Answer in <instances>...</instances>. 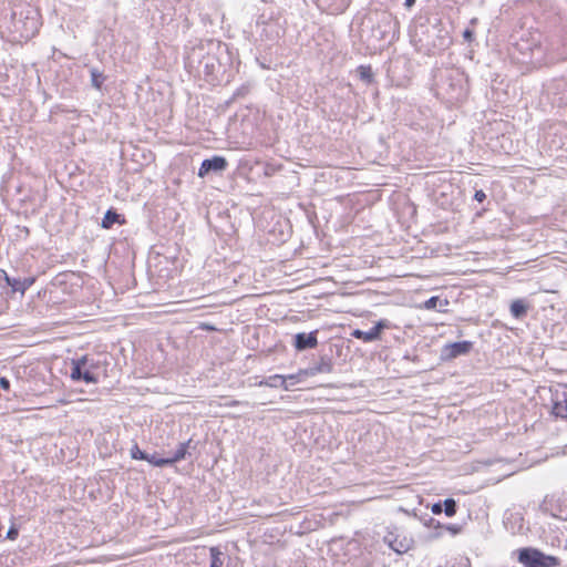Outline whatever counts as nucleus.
Wrapping results in <instances>:
<instances>
[{
  "instance_id": "0eeeda50",
  "label": "nucleus",
  "mask_w": 567,
  "mask_h": 567,
  "mask_svg": "<svg viewBox=\"0 0 567 567\" xmlns=\"http://www.w3.org/2000/svg\"><path fill=\"white\" fill-rule=\"evenodd\" d=\"M384 543L395 553L404 554L413 547V539L396 530L388 532L383 538Z\"/></svg>"
},
{
  "instance_id": "473e14b6",
  "label": "nucleus",
  "mask_w": 567,
  "mask_h": 567,
  "mask_svg": "<svg viewBox=\"0 0 567 567\" xmlns=\"http://www.w3.org/2000/svg\"><path fill=\"white\" fill-rule=\"evenodd\" d=\"M8 538L16 539L18 536V530L16 528H10L7 534Z\"/></svg>"
},
{
  "instance_id": "39448f33",
  "label": "nucleus",
  "mask_w": 567,
  "mask_h": 567,
  "mask_svg": "<svg viewBox=\"0 0 567 567\" xmlns=\"http://www.w3.org/2000/svg\"><path fill=\"white\" fill-rule=\"evenodd\" d=\"M518 561L525 567H556L558 565L557 557L546 555L532 547L520 548L518 550Z\"/></svg>"
},
{
  "instance_id": "20e7f679",
  "label": "nucleus",
  "mask_w": 567,
  "mask_h": 567,
  "mask_svg": "<svg viewBox=\"0 0 567 567\" xmlns=\"http://www.w3.org/2000/svg\"><path fill=\"white\" fill-rule=\"evenodd\" d=\"M374 17L375 23L372 27V37L378 41L388 40L391 42L399 31L398 20L386 11L377 12Z\"/></svg>"
},
{
  "instance_id": "9d476101",
  "label": "nucleus",
  "mask_w": 567,
  "mask_h": 567,
  "mask_svg": "<svg viewBox=\"0 0 567 567\" xmlns=\"http://www.w3.org/2000/svg\"><path fill=\"white\" fill-rule=\"evenodd\" d=\"M386 328H389V321L380 320L370 330L363 331L355 329L352 331L351 336L364 342H372L379 340L381 338V332Z\"/></svg>"
},
{
  "instance_id": "4be33fe9",
  "label": "nucleus",
  "mask_w": 567,
  "mask_h": 567,
  "mask_svg": "<svg viewBox=\"0 0 567 567\" xmlns=\"http://www.w3.org/2000/svg\"><path fill=\"white\" fill-rule=\"evenodd\" d=\"M212 563L209 567H223L221 551L218 547H210L209 549Z\"/></svg>"
},
{
  "instance_id": "2eb2a0df",
  "label": "nucleus",
  "mask_w": 567,
  "mask_h": 567,
  "mask_svg": "<svg viewBox=\"0 0 567 567\" xmlns=\"http://www.w3.org/2000/svg\"><path fill=\"white\" fill-rule=\"evenodd\" d=\"M259 385H265L269 388H284L288 390L289 386L286 384V377L280 374H274L268 377L267 379L260 381Z\"/></svg>"
},
{
  "instance_id": "f3484780",
  "label": "nucleus",
  "mask_w": 567,
  "mask_h": 567,
  "mask_svg": "<svg viewBox=\"0 0 567 567\" xmlns=\"http://www.w3.org/2000/svg\"><path fill=\"white\" fill-rule=\"evenodd\" d=\"M511 313L514 318L520 319L527 313V306L520 299L514 300L511 305Z\"/></svg>"
},
{
  "instance_id": "7c9ffc66",
  "label": "nucleus",
  "mask_w": 567,
  "mask_h": 567,
  "mask_svg": "<svg viewBox=\"0 0 567 567\" xmlns=\"http://www.w3.org/2000/svg\"><path fill=\"white\" fill-rule=\"evenodd\" d=\"M0 388L8 391L10 389V381L7 378L0 377Z\"/></svg>"
},
{
  "instance_id": "9b49d317",
  "label": "nucleus",
  "mask_w": 567,
  "mask_h": 567,
  "mask_svg": "<svg viewBox=\"0 0 567 567\" xmlns=\"http://www.w3.org/2000/svg\"><path fill=\"white\" fill-rule=\"evenodd\" d=\"M333 371L332 358L329 355H321L318 362L312 363L307 369L300 370L299 374L313 377L320 373H331Z\"/></svg>"
},
{
  "instance_id": "6ab92c4d",
  "label": "nucleus",
  "mask_w": 567,
  "mask_h": 567,
  "mask_svg": "<svg viewBox=\"0 0 567 567\" xmlns=\"http://www.w3.org/2000/svg\"><path fill=\"white\" fill-rule=\"evenodd\" d=\"M331 12L343 11L348 7V0H320Z\"/></svg>"
},
{
  "instance_id": "c9c22d12",
  "label": "nucleus",
  "mask_w": 567,
  "mask_h": 567,
  "mask_svg": "<svg viewBox=\"0 0 567 567\" xmlns=\"http://www.w3.org/2000/svg\"><path fill=\"white\" fill-rule=\"evenodd\" d=\"M95 367H96V364H95L94 360L89 358L87 368L90 369V371H92Z\"/></svg>"
},
{
  "instance_id": "412c9836",
  "label": "nucleus",
  "mask_w": 567,
  "mask_h": 567,
  "mask_svg": "<svg viewBox=\"0 0 567 567\" xmlns=\"http://www.w3.org/2000/svg\"><path fill=\"white\" fill-rule=\"evenodd\" d=\"M35 282L34 277H25L23 279H18V282H14L18 286V292L24 295V292Z\"/></svg>"
},
{
  "instance_id": "ea45409f",
  "label": "nucleus",
  "mask_w": 567,
  "mask_h": 567,
  "mask_svg": "<svg viewBox=\"0 0 567 567\" xmlns=\"http://www.w3.org/2000/svg\"><path fill=\"white\" fill-rule=\"evenodd\" d=\"M471 23H472V24L476 23V19H472V20H471Z\"/></svg>"
},
{
  "instance_id": "2f4dec72",
  "label": "nucleus",
  "mask_w": 567,
  "mask_h": 567,
  "mask_svg": "<svg viewBox=\"0 0 567 567\" xmlns=\"http://www.w3.org/2000/svg\"><path fill=\"white\" fill-rule=\"evenodd\" d=\"M432 512L433 514L435 515H439L443 512V507H442V504L441 503H435L433 506H432Z\"/></svg>"
},
{
  "instance_id": "4468645a",
  "label": "nucleus",
  "mask_w": 567,
  "mask_h": 567,
  "mask_svg": "<svg viewBox=\"0 0 567 567\" xmlns=\"http://www.w3.org/2000/svg\"><path fill=\"white\" fill-rule=\"evenodd\" d=\"M116 223L123 224L124 219H121V215L114 209H109L102 219L101 227L104 229H111Z\"/></svg>"
},
{
  "instance_id": "7ed1b4c3",
  "label": "nucleus",
  "mask_w": 567,
  "mask_h": 567,
  "mask_svg": "<svg viewBox=\"0 0 567 567\" xmlns=\"http://www.w3.org/2000/svg\"><path fill=\"white\" fill-rule=\"evenodd\" d=\"M11 22L14 32L19 33L22 39H30L34 37L40 28L39 14L35 9L30 6L21 10L12 12Z\"/></svg>"
},
{
  "instance_id": "58836bf2",
  "label": "nucleus",
  "mask_w": 567,
  "mask_h": 567,
  "mask_svg": "<svg viewBox=\"0 0 567 567\" xmlns=\"http://www.w3.org/2000/svg\"><path fill=\"white\" fill-rule=\"evenodd\" d=\"M454 74L456 75V79L460 82L461 81V74L458 72H454Z\"/></svg>"
},
{
  "instance_id": "c85d7f7f",
  "label": "nucleus",
  "mask_w": 567,
  "mask_h": 567,
  "mask_svg": "<svg viewBox=\"0 0 567 567\" xmlns=\"http://www.w3.org/2000/svg\"><path fill=\"white\" fill-rule=\"evenodd\" d=\"M439 301V297H431L426 302H425V307L427 309H433L436 307V303Z\"/></svg>"
},
{
  "instance_id": "1a4fd4ad",
  "label": "nucleus",
  "mask_w": 567,
  "mask_h": 567,
  "mask_svg": "<svg viewBox=\"0 0 567 567\" xmlns=\"http://www.w3.org/2000/svg\"><path fill=\"white\" fill-rule=\"evenodd\" d=\"M228 166L225 157L215 155L212 158H206L202 162L198 171L199 177H205L209 173H223Z\"/></svg>"
},
{
  "instance_id": "a878e982",
  "label": "nucleus",
  "mask_w": 567,
  "mask_h": 567,
  "mask_svg": "<svg viewBox=\"0 0 567 567\" xmlns=\"http://www.w3.org/2000/svg\"><path fill=\"white\" fill-rule=\"evenodd\" d=\"M131 456L132 458L134 460H148V454L144 451H142L137 444H135L132 449H131Z\"/></svg>"
},
{
  "instance_id": "e433bc0d",
  "label": "nucleus",
  "mask_w": 567,
  "mask_h": 567,
  "mask_svg": "<svg viewBox=\"0 0 567 567\" xmlns=\"http://www.w3.org/2000/svg\"><path fill=\"white\" fill-rule=\"evenodd\" d=\"M415 3V0H405V7L411 8Z\"/></svg>"
},
{
  "instance_id": "bb28decb",
  "label": "nucleus",
  "mask_w": 567,
  "mask_h": 567,
  "mask_svg": "<svg viewBox=\"0 0 567 567\" xmlns=\"http://www.w3.org/2000/svg\"><path fill=\"white\" fill-rule=\"evenodd\" d=\"M463 38L467 42H472L474 40V31L472 29H465L463 32Z\"/></svg>"
},
{
  "instance_id": "ddd939ff",
  "label": "nucleus",
  "mask_w": 567,
  "mask_h": 567,
  "mask_svg": "<svg viewBox=\"0 0 567 567\" xmlns=\"http://www.w3.org/2000/svg\"><path fill=\"white\" fill-rule=\"evenodd\" d=\"M551 412L556 417H561V419L567 417V393L566 392H563L561 394H556V398L553 401Z\"/></svg>"
},
{
  "instance_id": "dca6fc26",
  "label": "nucleus",
  "mask_w": 567,
  "mask_h": 567,
  "mask_svg": "<svg viewBox=\"0 0 567 567\" xmlns=\"http://www.w3.org/2000/svg\"><path fill=\"white\" fill-rule=\"evenodd\" d=\"M19 278H13L8 275V272L3 269H0V287H10L11 292L16 293L18 292V286H16L14 282H18Z\"/></svg>"
},
{
  "instance_id": "a211bd4d",
  "label": "nucleus",
  "mask_w": 567,
  "mask_h": 567,
  "mask_svg": "<svg viewBox=\"0 0 567 567\" xmlns=\"http://www.w3.org/2000/svg\"><path fill=\"white\" fill-rule=\"evenodd\" d=\"M190 441L181 443L176 451L173 453L171 457H168L169 464H174L176 462H179L186 457L187 454V447L189 445Z\"/></svg>"
},
{
  "instance_id": "f257e3e1",
  "label": "nucleus",
  "mask_w": 567,
  "mask_h": 567,
  "mask_svg": "<svg viewBox=\"0 0 567 567\" xmlns=\"http://www.w3.org/2000/svg\"><path fill=\"white\" fill-rule=\"evenodd\" d=\"M411 38L417 50L425 54H434L451 44L449 31L439 20L416 24Z\"/></svg>"
},
{
  "instance_id": "f8f14e48",
  "label": "nucleus",
  "mask_w": 567,
  "mask_h": 567,
  "mask_svg": "<svg viewBox=\"0 0 567 567\" xmlns=\"http://www.w3.org/2000/svg\"><path fill=\"white\" fill-rule=\"evenodd\" d=\"M318 330L311 331L309 333L299 332L293 337V347L298 351H305L308 349H313L318 346Z\"/></svg>"
},
{
  "instance_id": "4c0bfd02",
  "label": "nucleus",
  "mask_w": 567,
  "mask_h": 567,
  "mask_svg": "<svg viewBox=\"0 0 567 567\" xmlns=\"http://www.w3.org/2000/svg\"><path fill=\"white\" fill-rule=\"evenodd\" d=\"M450 86H451V89H452V91H453V92H456V91H457L456 86H455L453 83H450Z\"/></svg>"
},
{
  "instance_id": "423d86ee",
  "label": "nucleus",
  "mask_w": 567,
  "mask_h": 567,
  "mask_svg": "<svg viewBox=\"0 0 567 567\" xmlns=\"http://www.w3.org/2000/svg\"><path fill=\"white\" fill-rule=\"evenodd\" d=\"M89 357L82 355L79 359L72 360L71 363V379L74 381L83 380L86 383H97L99 379L87 368Z\"/></svg>"
},
{
  "instance_id": "72a5a7b5",
  "label": "nucleus",
  "mask_w": 567,
  "mask_h": 567,
  "mask_svg": "<svg viewBox=\"0 0 567 567\" xmlns=\"http://www.w3.org/2000/svg\"><path fill=\"white\" fill-rule=\"evenodd\" d=\"M445 528H446L447 530L452 532L453 534H456V533H458V532H460V527H458V526H456V525H447Z\"/></svg>"
},
{
  "instance_id": "f704fd0d",
  "label": "nucleus",
  "mask_w": 567,
  "mask_h": 567,
  "mask_svg": "<svg viewBox=\"0 0 567 567\" xmlns=\"http://www.w3.org/2000/svg\"><path fill=\"white\" fill-rule=\"evenodd\" d=\"M298 375H300V374L299 373L298 374H290V375L286 377V381L290 380V381H292L291 384H295L298 381Z\"/></svg>"
},
{
  "instance_id": "6e6552de",
  "label": "nucleus",
  "mask_w": 567,
  "mask_h": 567,
  "mask_svg": "<svg viewBox=\"0 0 567 567\" xmlns=\"http://www.w3.org/2000/svg\"><path fill=\"white\" fill-rule=\"evenodd\" d=\"M472 349V341L453 342L443 347L441 357L443 360H453L460 355L470 353Z\"/></svg>"
},
{
  "instance_id": "c756f323",
  "label": "nucleus",
  "mask_w": 567,
  "mask_h": 567,
  "mask_svg": "<svg viewBox=\"0 0 567 567\" xmlns=\"http://www.w3.org/2000/svg\"><path fill=\"white\" fill-rule=\"evenodd\" d=\"M238 405H246V406H248V405H249V403H248V402L237 401V400L227 401V402L225 403V406H229V408H231V406H238Z\"/></svg>"
},
{
  "instance_id": "393cba45",
  "label": "nucleus",
  "mask_w": 567,
  "mask_h": 567,
  "mask_svg": "<svg viewBox=\"0 0 567 567\" xmlns=\"http://www.w3.org/2000/svg\"><path fill=\"white\" fill-rule=\"evenodd\" d=\"M145 461L154 466H157V467L171 465L168 457H157L155 454H153V455L148 454V460H145Z\"/></svg>"
},
{
  "instance_id": "5701e85b",
  "label": "nucleus",
  "mask_w": 567,
  "mask_h": 567,
  "mask_svg": "<svg viewBox=\"0 0 567 567\" xmlns=\"http://www.w3.org/2000/svg\"><path fill=\"white\" fill-rule=\"evenodd\" d=\"M358 72L362 81L367 83H371L373 81V72L370 65H360L358 68Z\"/></svg>"
},
{
  "instance_id": "f03ea898",
  "label": "nucleus",
  "mask_w": 567,
  "mask_h": 567,
  "mask_svg": "<svg viewBox=\"0 0 567 567\" xmlns=\"http://www.w3.org/2000/svg\"><path fill=\"white\" fill-rule=\"evenodd\" d=\"M287 20L280 11L269 10L259 14L256 21L257 33L261 40L276 42L286 33Z\"/></svg>"
},
{
  "instance_id": "cd10ccee",
  "label": "nucleus",
  "mask_w": 567,
  "mask_h": 567,
  "mask_svg": "<svg viewBox=\"0 0 567 567\" xmlns=\"http://www.w3.org/2000/svg\"><path fill=\"white\" fill-rule=\"evenodd\" d=\"M474 199L482 203L486 199V194L482 189H478L474 194Z\"/></svg>"
},
{
  "instance_id": "aec40b11",
  "label": "nucleus",
  "mask_w": 567,
  "mask_h": 567,
  "mask_svg": "<svg viewBox=\"0 0 567 567\" xmlns=\"http://www.w3.org/2000/svg\"><path fill=\"white\" fill-rule=\"evenodd\" d=\"M90 74H91L92 86H94L95 89L100 90L102 87V84H103L104 80H105V76L103 75L102 72H100L95 68L91 69Z\"/></svg>"
},
{
  "instance_id": "b1692460",
  "label": "nucleus",
  "mask_w": 567,
  "mask_h": 567,
  "mask_svg": "<svg viewBox=\"0 0 567 567\" xmlns=\"http://www.w3.org/2000/svg\"><path fill=\"white\" fill-rule=\"evenodd\" d=\"M456 508H457V505H456V502L453 499V498H446L444 501V513L446 516L449 517H452L456 514Z\"/></svg>"
}]
</instances>
